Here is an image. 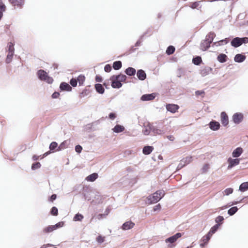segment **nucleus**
<instances>
[{
	"instance_id": "obj_1",
	"label": "nucleus",
	"mask_w": 248,
	"mask_h": 248,
	"mask_svg": "<svg viewBox=\"0 0 248 248\" xmlns=\"http://www.w3.org/2000/svg\"><path fill=\"white\" fill-rule=\"evenodd\" d=\"M216 36V34L214 32H209L206 35L205 39L201 41L200 44V49L203 51L207 50L211 46V44Z\"/></svg>"
},
{
	"instance_id": "obj_2",
	"label": "nucleus",
	"mask_w": 248,
	"mask_h": 248,
	"mask_svg": "<svg viewBox=\"0 0 248 248\" xmlns=\"http://www.w3.org/2000/svg\"><path fill=\"white\" fill-rule=\"evenodd\" d=\"M37 75L40 80L46 81L48 84H51L53 81L52 78L48 76L47 73L44 70H39Z\"/></svg>"
},
{
	"instance_id": "obj_3",
	"label": "nucleus",
	"mask_w": 248,
	"mask_h": 248,
	"mask_svg": "<svg viewBox=\"0 0 248 248\" xmlns=\"http://www.w3.org/2000/svg\"><path fill=\"white\" fill-rule=\"evenodd\" d=\"M248 43V37H236L232 39L231 42V45L232 46L237 48L241 46L243 44Z\"/></svg>"
},
{
	"instance_id": "obj_4",
	"label": "nucleus",
	"mask_w": 248,
	"mask_h": 248,
	"mask_svg": "<svg viewBox=\"0 0 248 248\" xmlns=\"http://www.w3.org/2000/svg\"><path fill=\"white\" fill-rule=\"evenodd\" d=\"M7 48L8 54L5 60V62L6 63H10L12 61L15 53L14 44L12 42L8 43Z\"/></svg>"
},
{
	"instance_id": "obj_5",
	"label": "nucleus",
	"mask_w": 248,
	"mask_h": 248,
	"mask_svg": "<svg viewBox=\"0 0 248 248\" xmlns=\"http://www.w3.org/2000/svg\"><path fill=\"white\" fill-rule=\"evenodd\" d=\"M63 224V222H59L54 225H49L44 228L43 230V232L44 233H50L57 229L62 227Z\"/></svg>"
},
{
	"instance_id": "obj_6",
	"label": "nucleus",
	"mask_w": 248,
	"mask_h": 248,
	"mask_svg": "<svg viewBox=\"0 0 248 248\" xmlns=\"http://www.w3.org/2000/svg\"><path fill=\"white\" fill-rule=\"evenodd\" d=\"M192 160V156H187L186 158H183L180 161L179 165L177 166V169L179 170L181 169L184 166L190 163Z\"/></svg>"
},
{
	"instance_id": "obj_7",
	"label": "nucleus",
	"mask_w": 248,
	"mask_h": 248,
	"mask_svg": "<svg viewBox=\"0 0 248 248\" xmlns=\"http://www.w3.org/2000/svg\"><path fill=\"white\" fill-rule=\"evenodd\" d=\"M228 162L229 163V165L228 166V169H231L233 167L238 165L240 162L239 158H235L232 159L230 157L228 159Z\"/></svg>"
},
{
	"instance_id": "obj_8",
	"label": "nucleus",
	"mask_w": 248,
	"mask_h": 248,
	"mask_svg": "<svg viewBox=\"0 0 248 248\" xmlns=\"http://www.w3.org/2000/svg\"><path fill=\"white\" fill-rule=\"evenodd\" d=\"M166 108L167 111L174 113L177 111L179 108V107L177 105L173 104H168L166 105Z\"/></svg>"
},
{
	"instance_id": "obj_9",
	"label": "nucleus",
	"mask_w": 248,
	"mask_h": 248,
	"mask_svg": "<svg viewBox=\"0 0 248 248\" xmlns=\"http://www.w3.org/2000/svg\"><path fill=\"white\" fill-rule=\"evenodd\" d=\"M155 97V94L152 93L149 94H144L140 97V100L142 101H151L154 100Z\"/></svg>"
},
{
	"instance_id": "obj_10",
	"label": "nucleus",
	"mask_w": 248,
	"mask_h": 248,
	"mask_svg": "<svg viewBox=\"0 0 248 248\" xmlns=\"http://www.w3.org/2000/svg\"><path fill=\"white\" fill-rule=\"evenodd\" d=\"M243 119V115L241 113H235L232 116L233 122L236 124H240Z\"/></svg>"
},
{
	"instance_id": "obj_11",
	"label": "nucleus",
	"mask_w": 248,
	"mask_h": 248,
	"mask_svg": "<svg viewBox=\"0 0 248 248\" xmlns=\"http://www.w3.org/2000/svg\"><path fill=\"white\" fill-rule=\"evenodd\" d=\"M156 193L155 192L152 195H150L148 197V202L150 204L156 203L160 201L159 198L157 195H156Z\"/></svg>"
},
{
	"instance_id": "obj_12",
	"label": "nucleus",
	"mask_w": 248,
	"mask_h": 248,
	"mask_svg": "<svg viewBox=\"0 0 248 248\" xmlns=\"http://www.w3.org/2000/svg\"><path fill=\"white\" fill-rule=\"evenodd\" d=\"M182 236V233L180 232H177L175 234L167 238L165 240L166 243H173L175 242L178 238Z\"/></svg>"
},
{
	"instance_id": "obj_13",
	"label": "nucleus",
	"mask_w": 248,
	"mask_h": 248,
	"mask_svg": "<svg viewBox=\"0 0 248 248\" xmlns=\"http://www.w3.org/2000/svg\"><path fill=\"white\" fill-rule=\"evenodd\" d=\"M210 128L214 131L217 130L219 129L220 125V124L216 121L212 120L209 124Z\"/></svg>"
},
{
	"instance_id": "obj_14",
	"label": "nucleus",
	"mask_w": 248,
	"mask_h": 248,
	"mask_svg": "<svg viewBox=\"0 0 248 248\" xmlns=\"http://www.w3.org/2000/svg\"><path fill=\"white\" fill-rule=\"evenodd\" d=\"M221 122L224 126H226L228 124V116L225 112L221 113Z\"/></svg>"
},
{
	"instance_id": "obj_15",
	"label": "nucleus",
	"mask_w": 248,
	"mask_h": 248,
	"mask_svg": "<svg viewBox=\"0 0 248 248\" xmlns=\"http://www.w3.org/2000/svg\"><path fill=\"white\" fill-rule=\"evenodd\" d=\"M212 70L213 69L212 68L208 66H206L201 69L200 71V74L202 77H205L209 75L211 72Z\"/></svg>"
},
{
	"instance_id": "obj_16",
	"label": "nucleus",
	"mask_w": 248,
	"mask_h": 248,
	"mask_svg": "<svg viewBox=\"0 0 248 248\" xmlns=\"http://www.w3.org/2000/svg\"><path fill=\"white\" fill-rule=\"evenodd\" d=\"M110 79L112 81L111 86L112 88L119 89L122 86V84L120 81L112 78V76L110 77Z\"/></svg>"
},
{
	"instance_id": "obj_17",
	"label": "nucleus",
	"mask_w": 248,
	"mask_h": 248,
	"mask_svg": "<svg viewBox=\"0 0 248 248\" xmlns=\"http://www.w3.org/2000/svg\"><path fill=\"white\" fill-rule=\"evenodd\" d=\"M137 76L139 80H144L146 78V74L143 70L140 69L137 72Z\"/></svg>"
},
{
	"instance_id": "obj_18",
	"label": "nucleus",
	"mask_w": 248,
	"mask_h": 248,
	"mask_svg": "<svg viewBox=\"0 0 248 248\" xmlns=\"http://www.w3.org/2000/svg\"><path fill=\"white\" fill-rule=\"evenodd\" d=\"M60 89L62 91H71L72 90V87L70 85L66 82H62L60 85Z\"/></svg>"
},
{
	"instance_id": "obj_19",
	"label": "nucleus",
	"mask_w": 248,
	"mask_h": 248,
	"mask_svg": "<svg viewBox=\"0 0 248 248\" xmlns=\"http://www.w3.org/2000/svg\"><path fill=\"white\" fill-rule=\"evenodd\" d=\"M9 2L14 6L22 8L24 4V0H9Z\"/></svg>"
},
{
	"instance_id": "obj_20",
	"label": "nucleus",
	"mask_w": 248,
	"mask_h": 248,
	"mask_svg": "<svg viewBox=\"0 0 248 248\" xmlns=\"http://www.w3.org/2000/svg\"><path fill=\"white\" fill-rule=\"evenodd\" d=\"M243 150L241 147H237L233 150L232 153V156L233 157H238L243 153Z\"/></svg>"
},
{
	"instance_id": "obj_21",
	"label": "nucleus",
	"mask_w": 248,
	"mask_h": 248,
	"mask_svg": "<svg viewBox=\"0 0 248 248\" xmlns=\"http://www.w3.org/2000/svg\"><path fill=\"white\" fill-rule=\"evenodd\" d=\"M134 225L135 224L132 221H126L123 224L122 228L124 230H128L132 228Z\"/></svg>"
},
{
	"instance_id": "obj_22",
	"label": "nucleus",
	"mask_w": 248,
	"mask_h": 248,
	"mask_svg": "<svg viewBox=\"0 0 248 248\" xmlns=\"http://www.w3.org/2000/svg\"><path fill=\"white\" fill-rule=\"evenodd\" d=\"M246 58L245 55L242 54H237L234 56V61L236 62L240 63L243 62Z\"/></svg>"
},
{
	"instance_id": "obj_23",
	"label": "nucleus",
	"mask_w": 248,
	"mask_h": 248,
	"mask_svg": "<svg viewBox=\"0 0 248 248\" xmlns=\"http://www.w3.org/2000/svg\"><path fill=\"white\" fill-rule=\"evenodd\" d=\"M151 131L155 134L161 135L165 133V131L163 129H159L154 126L150 127Z\"/></svg>"
},
{
	"instance_id": "obj_24",
	"label": "nucleus",
	"mask_w": 248,
	"mask_h": 248,
	"mask_svg": "<svg viewBox=\"0 0 248 248\" xmlns=\"http://www.w3.org/2000/svg\"><path fill=\"white\" fill-rule=\"evenodd\" d=\"M112 78L114 79H118L120 82L125 81L126 79V77L124 75L119 74L117 75H113Z\"/></svg>"
},
{
	"instance_id": "obj_25",
	"label": "nucleus",
	"mask_w": 248,
	"mask_h": 248,
	"mask_svg": "<svg viewBox=\"0 0 248 248\" xmlns=\"http://www.w3.org/2000/svg\"><path fill=\"white\" fill-rule=\"evenodd\" d=\"M112 130L114 133H119L123 132L124 130V127L123 125L116 124L112 128Z\"/></svg>"
},
{
	"instance_id": "obj_26",
	"label": "nucleus",
	"mask_w": 248,
	"mask_h": 248,
	"mask_svg": "<svg viewBox=\"0 0 248 248\" xmlns=\"http://www.w3.org/2000/svg\"><path fill=\"white\" fill-rule=\"evenodd\" d=\"M212 235L211 233H210L209 232L204 236H203L202 238V243L201 244V246H204L205 244H206L208 241L210 240L211 236Z\"/></svg>"
},
{
	"instance_id": "obj_27",
	"label": "nucleus",
	"mask_w": 248,
	"mask_h": 248,
	"mask_svg": "<svg viewBox=\"0 0 248 248\" xmlns=\"http://www.w3.org/2000/svg\"><path fill=\"white\" fill-rule=\"evenodd\" d=\"M154 148L151 146H145L142 149L143 154L146 155H149L153 151Z\"/></svg>"
},
{
	"instance_id": "obj_28",
	"label": "nucleus",
	"mask_w": 248,
	"mask_h": 248,
	"mask_svg": "<svg viewBox=\"0 0 248 248\" xmlns=\"http://www.w3.org/2000/svg\"><path fill=\"white\" fill-rule=\"evenodd\" d=\"M227 56L225 54H220L217 57V61L220 63H224L227 61Z\"/></svg>"
},
{
	"instance_id": "obj_29",
	"label": "nucleus",
	"mask_w": 248,
	"mask_h": 248,
	"mask_svg": "<svg viewBox=\"0 0 248 248\" xmlns=\"http://www.w3.org/2000/svg\"><path fill=\"white\" fill-rule=\"evenodd\" d=\"M95 89L96 91L100 94H103L104 93L105 89L103 85L100 83L95 84Z\"/></svg>"
},
{
	"instance_id": "obj_30",
	"label": "nucleus",
	"mask_w": 248,
	"mask_h": 248,
	"mask_svg": "<svg viewBox=\"0 0 248 248\" xmlns=\"http://www.w3.org/2000/svg\"><path fill=\"white\" fill-rule=\"evenodd\" d=\"M98 174L97 173H93L86 178V180L89 182H94L98 178Z\"/></svg>"
},
{
	"instance_id": "obj_31",
	"label": "nucleus",
	"mask_w": 248,
	"mask_h": 248,
	"mask_svg": "<svg viewBox=\"0 0 248 248\" xmlns=\"http://www.w3.org/2000/svg\"><path fill=\"white\" fill-rule=\"evenodd\" d=\"M125 74L129 76H134L136 73V69L133 67H128L125 70Z\"/></svg>"
},
{
	"instance_id": "obj_32",
	"label": "nucleus",
	"mask_w": 248,
	"mask_h": 248,
	"mask_svg": "<svg viewBox=\"0 0 248 248\" xmlns=\"http://www.w3.org/2000/svg\"><path fill=\"white\" fill-rule=\"evenodd\" d=\"M239 190L241 192H245L248 190V182L242 183L239 186Z\"/></svg>"
},
{
	"instance_id": "obj_33",
	"label": "nucleus",
	"mask_w": 248,
	"mask_h": 248,
	"mask_svg": "<svg viewBox=\"0 0 248 248\" xmlns=\"http://www.w3.org/2000/svg\"><path fill=\"white\" fill-rule=\"evenodd\" d=\"M122 66V63L121 61H115L113 62L112 67L113 69L115 70H119L121 68Z\"/></svg>"
},
{
	"instance_id": "obj_34",
	"label": "nucleus",
	"mask_w": 248,
	"mask_h": 248,
	"mask_svg": "<svg viewBox=\"0 0 248 248\" xmlns=\"http://www.w3.org/2000/svg\"><path fill=\"white\" fill-rule=\"evenodd\" d=\"M202 62V58L200 56H196L192 59V62L196 65H199Z\"/></svg>"
},
{
	"instance_id": "obj_35",
	"label": "nucleus",
	"mask_w": 248,
	"mask_h": 248,
	"mask_svg": "<svg viewBox=\"0 0 248 248\" xmlns=\"http://www.w3.org/2000/svg\"><path fill=\"white\" fill-rule=\"evenodd\" d=\"M84 216L79 213L76 214L73 217V221H81L83 219Z\"/></svg>"
},
{
	"instance_id": "obj_36",
	"label": "nucleus",
	"mask_w": 248,
	"mask_h": 248,
	"mask_svg": "<svg viewBox=\"0 0 248 248\" xmlns=\"http://www.w3.org/2000/svg\"><path fill=\"white\" fill-rule=\"evenodd\" d=\"M238 211V208L236 206H233L231 208H230L228 210V214L230 216H233Z\"/></svg>"
},
{
	"instance_id": "obj_37",
	"label": "nucleus",
	"mask_w": 248,
	"mask_h": 248,
	"mask_svg": "<svg viewBox=\"0 0 248 248\" xmlns=\"http://www.w3.org/2000/svg\"><path fill=\"white\" fill-rule=\"evenodd\" d=\"M67 146V141L65 140L61 143V144L58 146V147L56 149V151H60L62 150H63L64 149L66 148Z\"/></svg>"
},
{
	"instance_id": "obj_38",
	"label": "nucleus",
	"mask_w": 248,
	"mask_h": 248,
	"mask_svg": "<svg viewBox=\"0 0 248 248\" xmlns=\"http://www.w3.org/2000/svg\"><path fill=\"white\" fill-rule=\"evenodd\" d=\"M175 50V48L173 46H170L167 47L166 52L168 55H170L174 52Z\"/></svg>"
},
{
	"instance_id": "obj_39",
	"label": "nucleus",
	"mask_w": 248,
	"mask_h": 248,
	"mask_svg": "<svg viewBox=\"0 0 248 248\" xmlns=\"http://www.w3.org/2000/svg\"><path fill=\"white\" fill-rule=\"evenodd\" d=\"M220 225V224H216L214 226H213L211 228L210 231L209 232H210V233H211L212 234H213L214 233H215L218 230Z\"/></svg>"
},
{
	"instance_id": "obj_40",
	"label": "nucleus",
	"mask_w": 248,
	"mask_h": 248,
	"mask_svg": "<svg viewBox=\"0 0 248 248\" xmlns=\"http://www.w3.org/2000/svg\"><path fill=\"white\" fill-rule=\"evenodd\" d=\"M93 192H88L87 193H85V191H84L83 193V197L85 199V200H86L87 201H90L91 200V196L93 194Z\"/></svg>"
},
{
	"instance_id": "obj_41",
	"label": "nucleus",
	"mask_w": 248,
	"mask_h": 248,
	"mask_svg": "<svg viewBox=\"0 0 248 248\" xmlns=\"http://www.w3.org/2000/svg\"><path fill=\"white\" fill-rule=\"evenodd\" d=\"M58 147V143L55 141L52 142L50 143L49 147L50 151H53V150H55L56 149H57Z\"/></svg>"
},
{
	"instance_id": "obj_42",
	"label": "nucleus",
	"mask_w": 248,
	"mask_h": 248,
	"mask_svg": "<svg viewBox=\"0 0 248 248\" xmlns=\"http://www.w3.org/2000/svg\"><path fill=\"white\" fill-rule=\"evenodd\" d=\"M77 81L79 82V84L80 85H82L84 80H85V77L82 75H80L77 79Z\"/></svg>"
},
{
	"instance_id": "obj_43",
	"label": "nucleus",
	"mask_w": 248,
	"mask_h": 248,
	"mask_svg": "<svg viewBox=\"0 0 248 248\" xmlns=\"http://www.w3.org/2000/svg\"><path fill=\"white\" fill-rule=\"evenodd\" d=\"M41 166V165L40 162H36L33 163L31 165V169L32 170H35L38 169H39Z\"/></svg>"
},
{
	"instance_id": "obj_44",
	"label": "nucleus",
	"mask_w": 248,
	"mask_h": 248,
	"mask_svg": "<svg viewBox=\"0 0 248 248\" xmlns=\"http://www.w3.org/2000/svg\"><path fill=\"white\" fill-rule=\"evenodd\" d=\"M160 200L165 195V192L163 190H159L155 192Z\"/></svg>"
},
{
	"instance_id": "obj_45",
	"label": "nucleus",
	"mask_w": 248,
	"mask_h": 248,
	"mask_svg": "<svg viewBox=\"0 0 248 248\" xmlns=\"http://www.w3.org/2000/svg\"><path fill=\"white\" fill-rule=\"evenodd\" d=\"M144 35H145V34H144L140 36L139 40L138 41H137L136 42V43H135V46H140L141 45V42L143 41Z\"/></svg>"
},
{
	"instance_id": "obj_46",
	"label": "nucleus",
	"mask_w": 248,
	"mask_h": 248,
	"mask_svg": "<svg viewBox=\"0 0 248 248\" xmlns=\"http://www.w3.org/2000/svg\"><path fill=\"white\" fill-rule=\"evenodd\" d=\"M50 213L53 216H57L58 214V209L55 206L53 207L51 209Z\"/></svg>"
},
{
	"instance_id": "obj_47",
	"label": "nucleus",
	"mask_w": 248,
	"mask_h": 248,
	"mask_svg": "<svg viewBox=\"0 0 248 248\" xmlns=\"http://www.w3.org/2000/svg\"><path fill=\"white\" fill-rule=\"evenodd\" d=\"M223 220H224L223 217L220 216L217 217L215 219V221L217 223V224H220L219 223L220 222L221 223L220 224L222 223V222Z\"/></svg>"
},
{
	"instance_id": "obj_48",
	"label": "nucleus",
	"mask_w": 248,
	"mask_h": 248,
	"mask_svg": "<svg viewBox=\"0 0 248 248\" xmlns=\"http://www.w3.org/2000/svg\"><path fill=\"white\" fill-rule=\"evenodd\" d=\"M201 3V1H196V2H193L191 6V7L192 8V9H198L199 8V6H200V3Z\"/></svg>"
},
{
	"instance_id": "obj_49",
	"label": "nucleus",
	"mask_w": 248,
	"mask_h": 248,
	"mask_svg": "<svg viewBox=\"0 0 248 248\" xmlns=\"http://www.w3.org/2000/svg\"><path fill=\"white\" fill-rule=\"evenodd\" d=\"M233 192V189L232 188H226L223 192L226 195H229Z\"/></svg>"
},
{
	"instance_id": "obj_50",
	"label": "nucleus",
	"mask_w": 248,
	"mask_h": 248,
	"mask_svg": "<svg viewBox=\"0 0 248 248\" xmlns=\"http://www.w3.org/2000/svg\"><path fill=\"white\" fill-rule=\"evenodd\" d=\"M111 69V66L109 64H106L104 67V70L106 72H110Z\"/></svg>"
},
{
	"instance_id": "obj_51",
	"label": "nucleus",
	"mask_w": 248,
	"mask_h": 248,
	"mask_svg": "<svg viewBox=\"0 0 248 248\" xmlns=\"http://www.w3.org/2000/svg\"><path fill=\"white\" fill-rule=\"evenodd\" d=\"M77 80L75 78H72L70 81V84L74 87L77 86Z\"/></svg>"
},
{
	"instance_id": "obj_52",
	"label": "nucleus",
	"mask_w": 248,
	"mask_h": 248,
	"mask_svg": "<svg viewBox=\"0 0 248 248\" xmlns=\"http://www.w3.org/2000/svg\"><path fill=\"white\" fill-rule=\"evenodd\" d=\"M93 125V123L92 124H86L84 127V130L85 131H89L92 129V126Z\"/></svg>"
},
{
	"instance_id": "obj_53",
	"label": "nucleus",
	"mask_w": 248,
	"mask_h": 248,
	"mask_svg": "<svg viewBox=\"0 0 248 248\" xmlns=\"http://www.w3.org/2000/svg\"><path fill=\"white\" fill-rule=\"evenodd\" d=\"M96 241L98 243H102L104 241V237L99 235L97 237Z\"/></svg>"
},
{
	"instance_id": "obj_54",
	"label": "nucleus",
	"mask_w": 248,
	"mask_h": 248,
	"mask_svg": "<svg viewBox=\"0 0 248 248\" xmlns=\"http://www.w3.org/2000/svg\"><path fill=\"white\" fill-rule=\"evenodd\" d=\"M82 147L80 145H78L76 146L75 150L77 153H80L82 151Z\"/></svg>"
},
{
	"instance_id": "obj_55",
	"label": "nucleus",
	"mask_w": 248,
	"mask_h": 248,
	"mask_svg": "<svg viewBox=\"0 0 248 248\" xmlns=\"http://www.w3.org/2000/svg\"><path fill=\"white\" fill-rule=\"evenodd\" d=\"M108 117L111 120H113L116 118V114L113 112L110 113L108 115Z\"/></svg>"
},
{
	"instance_id": "obj_56",
	"label": "nucleus",
	"mask_w": 248,
	"mask_h": 248,
	"mask_svg": "<svg viewBox=\"0 0 248 248\" xmlns=\"http://www.w3.org/2000/svg\"><path fill=\"white\" fill-rule=\"evenodd\" d=\"M5 5L3 4V3L2 2V1L0 0V10H1V11H5Z\"/></svg>"
},
{
	"instance_id": "obj_57",
	"label": "nucleus",
	"mask_w": 248,
	"mask_h": 248,
	"mask_svg": "<svg viewBox=\"0 0 248 248\" xmlns=\"http://www.w3.org/2000/svg\"><path fill=\"white\" fill-rule=\"evenodd\" d=\"M219 42L220 43V44H222V45H224L227 44L229 42V39L228 38H225L224 39L220 40Z\"/></svg>"
},
{
	"instance_id": "obj_58",
	"label": "nucleus",
	"mask_w": 248,
	"mask_h": 248,
	"mask_svg": "<svg viewBox=\"0 0 248 248\" xmlns=\"http://www.w3.org/2000/svg\"><path fill=\"white\" fill-rule=\"evenodd\" d=\"M151 130L150 128L148 129L146 128L144 130H143V133L145 135H148L150 133Z\"/></svg>"
},
{
	"instance_id": "obj_59",
	"label": "nucleus",
	"mask_w": 248,
	"mask_h": 248,
	"mask_svg": "<svg viewBox=\"0 0 248 248\" xmlns=\"http://www.w3.org/2000/svg\"><path fill=\"white\" fill-rule=\"evenodd\" d=\"M60 95V93L59 92H55L52 94V97L53 98H57Z\"/></svg>"
},
{
	"instance_id": "obj_60",
	"label": "nucleus",
	"mask_w": 248,
	"mask_h": 248,
	"mask_svg": "<svg viewBox=\"0 0 248 248\" xmlns=\"http://www.w3.org/2000/svg\"><path fill=\"white\" fill-rule=\"evenodd\" d=\"M204 94L203 91H197L195 92V94L196 96H200Z\"/></svg>"
},
{
	"instance_id": "obj_61",
	"label": "nucleus",
	"mask_w": 248,
	"mask_h": 248,
	"mask_svg": "<svg viewBox=\"0 0 248 248\" xmlns=\"http://www.w3.org/2000/svg\"><path fill=\"white\" fill-rule=\"evenodd\" d=\"M95 81L97 82H101L102 81V78L99 76H96L95 77Z\"/></svg>"
},
{
	"instance_id": "obj_62",
	"label": "nucleus",
	"mask_w": 248,
	"mask_h": 248,
	"mask_svg": "<svg viewBox=\"0 0 248 248\" xmlns=\"http://www.w3.org/2000/svg\"><path fill=\"white\" fill-rule=\"evenodd\" d=\"M56 198H57V195L56 194H52L50 198V201L51 202H53L56 199Z\"/></svg>"
},
{
	"instance_id": "obj_63",
	"label": "nucleus",
	"mask_w": 248,
	"mask_h": 248,
	"mask_svg": "<svg viewBox=\"0 0 248 248\" xmlns=\"http://www.w3.org/2000/svg\"><path fill=\"white\" fill-rule=\"evenodd\" d=\"M40 156H38L36 155H33L32 159L33 161H36L39 159Z\"/></svg>"
},
{
	"instance_id": "obj_64",
	"label": "nucleus",
	"mask_w": 248,
	"mask_h": 248,
	"mask_svg": "<svg viewBox=\"0 0 248 248\" xmlns=\"http://www.w3.org/2000/svg\"><path fill=\"white\" fill-rule=\"evenodd\" d=\"M160 208H161V206L159 204H158L154 207V211H156L157 210L160 209Z\"/></svg>"
}]
</instances>
